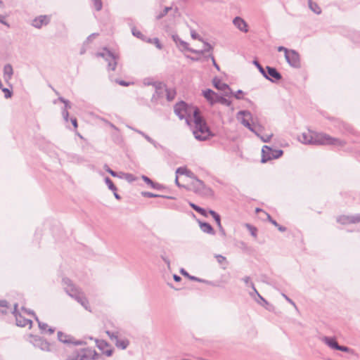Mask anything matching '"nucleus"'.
Masks as SVG:
<instances>
[{"label":"nucleus","mask_w":360,"mask_h":360,"mask_svg":"<svg viewBox=\"0 0 360 360\" xmlns=\"http://www.w3.org/2000/svg\"><path fill=\"white\" fill-rule=\"evenodd\" d=\"M212 49H213V47L210 44H209L208 42L204 41V49L202 50H198V52H197L196 53L202 54L205 52H210L212 51Z\"/></svg>","instance_id":"e433bc0d"},{"label":"nucleus","mask_w":360,"mask_h":360,"mask_svg":"<svg viewBox=\"0 0 360 360\" xmlns=\"http://www.w3.org/2000/svg\"><path fill=\"white\" fill-rule=\"evenodd\" d=\"M58 339L60 342L65 344H74L75 345H80L83 344L82 341L73 342L71 336L60 331L58 332Z\"/></svg>","instance_id":"2eb2a0df"},{"label":"nucleus","mask_w":360,"mask_h":360,"mask_svg":"<svg viewBox=\"0 0 360 360\" xmlns=\"http://www.w3.org/2000/svg\"><path fill=\"white\" fill-rule=\"evenodd\" d=\"M221 103L222 105H226V106H230L231 105V101L221 96H219L218 94H217V96H215V100L214 101V104L215 103Z\"/></svg>","instance_id":"bb28decb"},{"label":"nucleus","mask_w":360,"mask_h":360,"mask_svg":"<svg viewBox=\"0 0 360 360\" xmlns=\"http://www.w3.org/2000/svg\"><path fill=\"white\" fill-rule=\"evenodd\" d=\"M266 76L268 77L266 79L271 82H276L282 79L281 74L275 68L270 66L266 67Z\"/></svg>","instance_id":"9b49d317"},{"label":"nucleus","mask_w":360,"mask_h":360,"mask_svg":"<svg viewBox=\"0 0 360 360\" xmlns=\"http://www.w3.org/2000/svg\"><path fill=\"white\" fill-rule=\"evenodd\" d=\"M283 297L290 303L291 304L292 306H294L295 308L297 307H296V304L295 303V302L293 300H292L290 297H288L286 295H285L284 293L282 294Z\"/></svg>","instance_id":"13d9d810"},{"label":"nucleus","mask_w":360,"mask_h":360,"mask_svg":"<svg viewBox=\"0 0 360 360\" xmlns=\"http://www.w3.org/2000/svg\"><path fill=\"white\" fill-rule=\"evenodd\" d=\"M287 63L293 68H298L300 67V60L299 53L295 50L290 51L285 56Z\"/></svg>","instance_id":"9d476101"},{"label":"nucleus","mask_w":360,"mask_h":360,"mask_svg":"<svg viewBox=\"0 0 360 360\" xmlns=\"http://www.w3.org/2000/svg\"><path fill=\"white\" fill-rule=\"evenodd\" d=\"M142 179L143 180L148 184L149 185L150 187L152 186V185L154 184V182L150 179L148 178V176H144L143 175L142 176Z\"/></svg>","instance_id":"5fc2aeb1"},{"label":"nucleus","mask_w":360,"mask_h":360,"mask_svg":"<svg viewBox=\"0 0 360 360\" xmlns=\"http://www.w3.org/2000/svg\"><path fill=\"white\" fill-rule=\"evenodd\" d=\"M63 284L65 292L76 300L85 309L90 311L89 303L84 293L77 288L71 280L67 278L63 279Z\"/></svg>","instance_id":"7ed1b4c3"},{"label":"nucleus","mask_w":360,"mask_h":360,"mask_svg":"<svg viewBox=\"0 0 360 360\" xmlns=\"http://www.w3.org/2000/svg\"><path fill=\"white\" fill-rule=\"evenodd\" d=\"M237 118L240 119L241 124L247 127L250 131L254 132L255 135L259 136V132L257 131V127L251 124L250 120L252 119V114L248 110H240L237 114Z\"/></svg>","instance_id":"423d86ee"},{"label":"nucleus","mask_w":360,"mask_h":360,"mask_svg":"<svg viewBox=\"0 0 360 360\" xmlns=\"http://www.w3.org/2000/svg\"><path fill=\"white\" fill-rule=\"evenodd\" d=\"M125 176V179L129 181V182H131L133 181L135 179L134 177V176L132 174H124Z\"/></svg>","instance_id":"0e129e2a"},{"label":"nucleus","mask_w":360,"mask_h":360,"mask_svg":"<svg viewBox=\"0 0 360 360\" xmlns=\"http://www.w3.org/2000/svg\"><path fill=\"white\" fill-rule=\"evenodd\" d=\"M114 340L115 346L120 349H125L129 345V340L120 338L118 333L114 332Z\"/></svg>","instance_id":"4468645a"},{"label":"nucleus","mask_w":360,"mask_h":360,"mask_svg":"<svg viewBox=\"0 0 360 360\" xmlns=\"http://www.w3.org/2000/svg\"><path fill=\"white\" fill-rule=\"evenodd\" d=\"M191 36L192 39H198L199 41H203L202 39L200 37V35L195 30L191 31Z\"/></svg>","instance_id":"09e8293b"},{"label":"nucleus","mask_w":360,"mask_h":360,"mask_svg":"<svg viewBox=\"0 0 360 360\" xmlns=\"http://www.w3.org/2000/svg\"><path fill=\"white\" fill-rule=\"evenodd\" d=\"M323 342L327 345L329 347L333 349H336L338 347L339 344L334 338L325 336L323 338Z\"/></svg>","instance_id":"5701e85b"},{"label":"nucleus","mask_w":360,"mask_h":360,"mask_svg":"<svg viewBox=\"0 0 360 360\" xmlns=\"http://www.w3.org/2000/svg\"><path fill=\"white\" fill-rule=\"evenodd\" d=\"M243 281L247 285H250V283H252L251 281H250V276H245L244 278H242Z\"/></svg>","instance_id":"e2e57ef3"},{"label":"nucleus","mask_w":360,"mask_h":360,"mask_svg":"<svg viewBox=\"0 0 360 360\" xmlns=\"http://www.w3.org/2000/svg\"><path fill=\"white\" fill-rule=\"evenodd\" d=\"M2 91L4 93V97L6 98H9L12 96V91L11 90H9L7 88H4L2 89Z\"/></svg>","instance_id":"3c124183"},{"label":"nucleus","mask_w":360,"mask_h":360,"mask_svg":"<svg viewBox=\"0 0 360 360\" xmlns=\"http://www.w3.org/2000/svg\"><path fill=\"white\" fill-rule=\"evenodd\" d=\"M95 342L97 347L103 353H105L108 356H110L112 355V349H107L105 351V348L108 347V344L105 340L96 339Z\"/></svg>","instance_id":"6ab92c4d"},{"label":"nucleus","mask_w":360,"mask_h":360,"mask_svg":"<svg viewBox=\"0 0 360 360\" xmlns=\"http://www.w3.org/2000/svg\"><path fill=\"white\" fill-rule=\"evenodd\" d=\"M136 131L137 133H139V134H141V136H143L146 139V140H147L148 142H152V139L148 135L145 134L144 132H143L140 130H138V129H136Z\"/></svg>","instance_id":"864d4df0"},{"label":"nucleus","mask_w":360,"mask_h":360,"mask_svg":"<svg viewBox=\"0 0 360 360\" xmlns=\"http://www.w3.org/2000/svg\"><path fill=\"white\" fill-rule=\"evenodd\" d=\"M360 221V214L350 215V224H356Z\"/></svg>","instance_id":"a18cd8bd"},{"label":"nucleus","mask_w":360,"mask_h":360,"mask_svg":"<svg viewBox=\"0 0 360 360\" xmlns=\"http://www.w3.org/2000/svg\"><path fill=\"white\" fill-rule=\"evenodd\" d=\"M209 213L214 218V220L216 221L217 224L220 225V224H221L220 215L212 210H210Z\"/></svg>","instance_id":"58836bf2"},{"label":"nucleus","mask_w":360,"mask_h":360,"mask_svg":"<svg viewBox=\"0 0 360 360\" xmlns=\"http://www.w3.org/2000/svg\"><path fill=\"white\" fill-rule=\"evenodd\" d=\"M96 56L103 58L104 60L108 63L109 69L110 68L111 63L112 61V53L110 50L105 47L102 51L96 53Z\"/></svg>","instance_id":"f8f14e48"},{"label":"nucleus","mask_w":360,"mask_h":360,"mask_svg":"<svg viewBox=\"0 0 360 360\" xmlns=\"http://www.w3.org/2000/svg\"><path fill=\"white\" fill-rule=\"evenodd\" d=\"M199 225L202 232L211 235H214L215 233L214 229L209 223L199 221Z\"/></svg>","instance_id":"b1692460"},{"label":"nucleus","mask_w":360,"mask_h":360,"mask_svg":"<svg viewBox=\"0 0 360 360\" xmlns=\"http://www.w3.org/2000/svg\"><path fill=\"white\" fill-rule=\"evenodd\" d=\"M17 307L18 304H14V308L12 309L8 307V302L6 300H0V311L2 314H6L8 312V311H10L12 314H14L18 326L25 327L29 325L30 328H31L32 323V321L24 318L20 314H18Z\"/></svg>","instance_id":"20e7f679"},{"label":"nucleus","mask_w":360,"mask_h":360,"mask_svg":"<svg viewBox=\"0 0 360 360\" xmlns=\"http://www.w3.org/2000/svg\"><path fill=\"white\" fill-rule=\"evenodd\" d=\"M283 153L282 150H272L271 153V156H272V159H276L280 158Z\"/></svg>","instance_id":"37998d69"},{"label":"nucleus","mask_w":360,"mask_h":360,"mask_svg":"<svg viewBox=\"0 0 360 360\" xmlns=\"http://www.w3.org/2000/svg\"><path fill=\"white\" fill-rule=\"evenodd\" d=\"M131 33L134 37L141 39L142 41H146L147 40V37L145 35H143L141 31L138 30L135 27H131Z\"/></svg>","instance_id":"7c9ffc66"},{"label":"nucleus","mask_w":360,"mask_h":360,"mask_svg":"<svg viewBox=\"0 0 360 360\" xmlns=\"http://www.w3.org/2000/svg\"><path fill=\"white\" fill-rule=\"evenodd\" d=\"M193 112L195 124V129L193 131V134L195 138L198 141H205L210 137H212L214 134L207 127L205 120L200 115L198 108H195Z\"/></svg>","instance_id":"f03ea898"},{"label":"nucleus","mask_w":360,"mask_h":360,"mask_svg":"<svg viewBox=\"0 0 360 360\" xmlns=\"http://www.w3.org/2000/svg\"><path fill=\"white\" fill-rule=\"evenodd\" d=\"M98 35V33H93L91 34V35H89L88 37V38L86 39V41L85 43H89L90 41H91V40H93L95 37H96Z\"/></svg>","instance_id":"052dcab7"},{"label":"nucleus","mask_w":360,"mask_h":360,"mask_svg":"<svg viewBox=\"0 0 360 360\" xmlns=\"http://www.w3.org/2000/svg\"><path fill=\"white\" fill-rule=\"evenodd\" d=\"M216 258L217 259V262L220 264L226 261V257L221 255H216Z\"/></svg>","instance_id":"69168bd1"},{"label":"nucleus","mask_w":360,"mask_h":360,"mask_svg":"<svg viewBox=\"0 0 360 360\" xmlns=\"http://www.w3.org/2000/svg\"><path fill=\"white\" fill-rule=\"evenodd\" d=\"M115 82L123 86H127L131 84H134L133 82H126L122 79H116Z\"/></svg>","instance_id":"603ef678"},{"label":"nucleus","mask_w":360,"mask_h":360,"mask_svg":"<svg viewBox=\"0 0 360 360\" xmlns=\"http://www.w3.org/2000/svg\"><path fill=\"white\" fill-rule=\"evenodd\" d=\"M266 215H267V218H268L269 221H270L273 225H274L276 227H277V228H278V229L280 231H281V232H284V231H286V229H286V227L283 226H281L280 224H278L277 223V221H276V220L273 219L271 218V217L269 214H266Z\"/></svg>","instance_id":"72a5a7b5"},{"label":"nucleus","mask_w":360,"mask_h":360,"mask_svg":"<svg viewBox=\"0 0 360 360\" xmlns=\"http://www.w3.org/2000/svg\"><path fill=\"white\" fill-rule=\"evenodd\" d=\"M35 319H36V321H37V323H38L39 328L42 331L45 330L47 328L48 325H47L46 323H44L41 322L37 316H35Z\"/></svg>","instance_id":"49530a36"},{"label":"nucleus","mask_w":360,"mask_h":360,"mask_svg":"<svg viewBox=\"0 0 360 360\" xmlns=\"http://www.w3.org/2000/svg\"><path fill=\"white\" fill-rule=\"evenodd\" d=\"M298 140L302 143L310 145H328L340 147L346 145V142L343 140L332 137L325 133H316L311 131L303 132L298 137Z\"/></svg>","instance_id":"f257e3e1"},{"label":"nucleus","mask_w":360,"mask_h":360,"mask_svg":"<svg viewBox=\"0 0 360 360\" xmlns=\"http://www.w3.org/2000/svg\"><path fill=\"white\" fill-rule=\"evenodd\" d=\"M98 354L96 353L95 350L86 349L83 350L81 353L75 352L71 355L67 356L65 360H95L98 358Z\"/></svg>","instance_id":"6e6552de"},{"label":"nucleus","mask_w":360,"mask_h":360,"mask_svg":"<svg viewBox=\"0 0 360 360\" xmlns=\"http://www.w3.org/2000/svg\"><path fill=\"white\" fill-rule=\"evenodd\" d=\"M96 11H100L102 8V2L101 0H92Z\"/></svg>","instance_id":"8fccbe9b"},{"label":"nucleus","mask_w":360,"mask_h":360,"mask_svg":"<svg viewBox=\"0 0 360 360\" xmlns=\"http://www.w3.org/2000/svg\"><path fill=\"white\" fill-rule=\"evenodd\" d=\"M253 64L257 68L259 72L263 75L264 77L268 78L266 76V68H264L257 60H254Z\"/></svg>","instance_id":"ea45409f"},{"label":"nucleus","mask_w":360,"mask_h":360,"mask_svg":"<svg viewBox=\"0 0 360 360\" xmlns=\"http://www.w3.org/2000/svg\"><path fill=\"white\" fill-rule=\"evenodd\" d=\"M30 342L34 345V347L40 349L42 351L45 352H52L54 349V347L52 344L48 342L44 338L39 336H33L31 335Z\"/></svg>","instance_id":"1a4fd4ad"},{"label":"nucleus","mask_w":360,"mask_h":360,"mask_svg":"<svg viewBox=\"0 0 360 360\" xmlns=\"http://www.w3.org/2000/svg\"><path fill=\"white\" fill-rule=\"evenodd\" d=\"M189 205L194 210H195L196 212H198L202 216H204V217L207 216V211L205 209L200 207V206H198L193 202H189Z\"/></svg>","instance_id":"473e14b6"},{"label":"nucleus","mask_w":360,"mask_h":360,"mask_svg":"<svg viewBox=\"0 0 360 360\" xmlns=\"http://www.w3.org/2000/svg\"><path fill=\"white\" fill-rule=\"evenodd\" d=\"M170 10H172V7H169V6L165 7V8L156 16V18L158 20L162 18L168 13V12Z\"/></svg>","instance_id":"a19ab883"},{"label":"nucleus","mask_w":360,"mask_h":360,"mask_svg":"<svg viewBox=\"0 0 360 360\" xmlns=\"http://www.w3.org/2000/svg\"><path fill=\"white\" fill-rule=\"evenodd\" d=\"M243 94V91L242 90H238L235 94H234V97L236 98V99H241L243 98L242 96H240V95H242Z\"/></svg>","instance_id":"680f3d73"},{"label":"nucleus","mask_w":360,"mask_h":360,"mask_svg":"<svg viewBox=\"0 0 360 360\" xmlns=\"http://www.w3.org/2000/svg\"><path fill=\"white\" fill-rule=\"evenodd\" d=\"M245 226L247 227V229L249 230L250 234L256 238L257 237V229L256 227L249 224H245Z\"/></svg>","instance_id":"79ce46f5"},{"label":"nucleus","mask_w":360,"mask_h":360,"mask_svg":"<svg viewBox=\"0 0 360 360\" xmlns=\"http://www.w3.org/2000/svg\"><path fill=\"white\" fill-rule=\"evenodd\" d=\"M180 272H181V274L182 275L188 277L191 281L206 283V284L211 285H213V286L216 285L212 281H207V280H205V279H202V278L195 277V276H194V275L191 276L184 269H181L180 270Z\"/></svg>","instance_id":"a211bd4d"},{"label":"nucleus","mask_w":360,"mask_h":360,"mask_svg":"<svg viewBox=\"0 0 360 360\" xmlns=\"http://www.w3.org/2000/svg\"><path fill=\"white\" fill-rule=\"evenodd\" d=\"M250 287L252 288V292H250V295L252 297H255V296H257V297H260V294L258 292V291L257 290V289L255 288V286L254 285L253 283H250Z\"/></svg>","instance_id":"c03bdc74"},{"label":"nucleus","mask_w":360,"mask_h":360,"mask_svg":"<svg viewBox=\"0 0 360 360\" xmlns=\"http://www.w3.org/2000/svg\"><path fill=\"white\" fill-rule=\"evenodd\" d=\"M172 39L176 43V46H179V43H180V41H181V39L179 38V37L176 34L172 35Z\"/></svg>","instance_id":"bf43d9fd"},{"label":"nucleus","mask_w":360,"mask_h":360,"mask_svg":"<svg viewBox=\"0 0 360 360\" xmlns=\"http://www.w3.org/2000/svg\"><path fill=\"white\" fill-rule=\"evenodd\" d=\"M151 188L157 189V190H160L162 188V186L158 183L154 182V184L152 185Z\"/></svg>","instance_id":"774afa93"},{"label":"nucleus","mask_w":360,"mask_h":360,"mask_svg":"<svg viewBox=\"0 0 360 360\" xmlns=\"http://www.w3.org/2000/svg\"><path fill=\"white\" fill-rule=\"evenodd\" d=\"M141 195H142V196L146 197V198H167V199H173L174 198L173 197H171V196L155 194V193L148 192V191L141 192Z\"/></svg>","instance_id":"cd10ccee"},{"label":"nucleus","mask_w":360,"mask_h":360,"mask_svg":"<svg viewBox=\"0 0 360 360\" xmlns=\"http://www.w3.org/2000/svg\"><path fill=\"white\" fill-rule=\"evenodd\" d=\"M337 221L342 224H350V216L349 215H342L337 218Z\"/></svg>","instance_id":"c9c22d12"},{"label":"nucleus","mask_w":360,"mask_h":360,"mask_svg":"<svg viewBox=\"0 0 360 360\" xmlns=\"http://www.w3.org/2000/svg\"><path fill=\"white\" fill-rule=\"evenodd\" d=\"M192 178L194 179V181L192 182L191 186L195 193L204 196L213 195V191L210 187H207L202 181L195 176Z\"/></svg>","instance_id":"39448f33"},{"label":"nucleus","mask_w":360,"mask_h":360,"mask_svg":"<svg viewBox=\"0 0 360 360\" xmlns=\"http://www.w3.org/2000/svg\"><path fill=\"white\" fill-rule=\"evenodd\" d=\"M217 93H215L210 89H207L202 91L203 96L212 105H214V101L215 100V96H217Z\"/></svg>","instance_id":"4be33fe9"},{"label":"nucleus","mask_w":360,"mask_h":360,"mask_svg":"<svg viewBox=\"0 0 360 360\" xmlns=\"http://www.w3.org/2000/svg\"><path fill=\"white\" fill-rule=\"evenodd\" d=\"M174 113L178 117L182 120H186V122L189 124V120L188 115L191 112V110L188 108V105L184 101H180L175 104L174 107Z\"/></svg>","instance_id":"0eeeda50"},{"label":"nucleus","mask_w":360,"mask_h":360,"mask_svg":"<svg viewBox=\"0 0 360 360\" xmlns=\"http://www.w3.org/2000/svg\"><path fill=\"white\" fill-rule=\"evenodd\" d=\"M105 181L107 184L108 188L112 191V181L110 180V179L109 177H105Z\"/></svg>","instance_id":"4d7b16f0"},{"label":"nucleus","mask_w":360,"mask_h":360,"mask_svg":"<svg viewBox=\"0 0 360 360\" xmlns=\"http://www.w3.org/2000/svg\"><path fill=\"white\" fill-rule=\"evenodd\" d=\"M213 84L214 87L221 91H228V92H225V95L228 96L229 94H233V91L231 89L229 86L228 84L225 83H222L220 79L217 78H214L213 79Z\"/></svg>","instance_id":"dca6fc26"},{"label":"nucleus","mask_w":360,"mask_h":360,"mask_svg":"<svg viewBox=\"0 0 360 360\" xmlns=\"http://www.w3.org/2000/svg\"><path fill=\"white\" fill-rule=\"evenodd\" d=\"M261 302H257L259 304L264 306L265 304H268V302L260 295V297H258Z\"/></svg>","instance_id":"338daca9"},{"label":"nucleus","mask_w":360,"mask_h":360,"mask_svg":"<svg viewBox=\"0 0 360 360\" xmlns=\"http://www.w3.org/2000/svg\"><path fill=\"white\" fill-rule=\"evenodd\" d=\"M176 174H181V175H186L188 177H193L194 176L193 173L188 170V169H186V167H180L179 168H177L176 171Z\"/></svg>","instance_id":"c85d7f7f"},{"label":"nucleus","mask_w":360,"mask_h":360,"mask_svg":"<svg viewBox=\"0 0 360 360\" xmlns=\"http://www.w3.org/2000/svg\"><path fill=\"white\" fill-rule=\"evenodd\" d=\"M148 43H150V44H153L155 45V46L161 50L162 49V44L160 42L158 38L157 37H155V38H153V39H150V38H147V40L146 41Z\"/></svg>","instance_id":"4c0bfd02"},{"label":"nucleus","mask_w":360,"mask_h":360,"mask_svg":"<svg viewBox=\"0 0 360 360\" xmlns=\"http://www.w3.org/2000/svg\"><path fill=\"white\" fill-rule=\"evenodd\" d=\"M337 350L345 352H348V353L353 352V350L351 349L349 347H346V346H342V345H338V347Z\"/></svg>","instance_id":"de8ad7c7"},{"label":"nucleus","mask_w":360,"mask_h":360,"mask_svg":"<svg viewBox=\"0 0 360 360\" xmlns=\"http://www.w3.org/2000/svg\"><path fill=\"white\" fill-rule=\"evenodd\" d=\"M49 22V16L46 15H39L32 20V25L36 28L40 29L43 25H48Z\"/></svg>","instance_id":"ddd939ff"},{"label":"nucleus","mask_w":360,"mask_h":360,"mask_svg":"<svg viewBox=\"0 0 360 360\" xmlns=\"http://www.w3.org/2000/svg\"><path fill=\"white\" fill-rule=\"evenodd\" d=\"M308 4L310 9L315 13L319 14L321 12V8L316 3L313 2L311 0H308Z\"/></svg>","instance_id":"2f4dec72"},{"label":"nucleus","mask_w":360,"mask_h":360,"mask_svg":"<svg viewBox=\"0 0 360 360\" xmlns=\"http://www.w3.org/2000/svg\"><path fill=\"white\" fill-rule=\"evenodd\" d=\"M177 46L181 51H188L193 53L198 52V50L190 48L189 44L187 42L183 41L182 39H181V41H180V43H179V46Z\"/></svg>","instance_id":"a878e982"},{"label":"nucleus","mask_w":360,"mask_h":360,"mask_svg":"<svg viewBox=\"0 0 360 360\" xmlns=\"http://www.w3.org/2000/svg\"><path fill=\"white\" fill-rule=\"evenodd\" d=\"M272 151L271 148L268 146H264L262 149V160L261 162L262 163H265L267 161L272 159V156H271V153Z\"/></svg>","instance_id":"412c9836"},{"label":"nucleus","mask_w":360,"mask_h":360,"mask_svg":"<svg viewBox=\"0 0 360 360\" xmlns=\"http://www.w3.org/2000/svg\"><path fill=\"white\" fill-rule=\"evenodd\" d=\"M262 129L260 126L257 127V131H258V132H259V136H257L259 137L264 143L269 142L273 134H266L264 136H261L260 132L262 131Z\"/></svg>","instance_id":"c756f323"},{"label":"nucleus","mask_w":360,"mask_h":360,"mask_svg":"<svg viewBox=\"0 0 360 360\" xmlns=\"http://www.w3.org/2000/svg\"><path fill=\"white\" fill-rule=\"evenodd\" d=\"M58 100L60 102L63 103L64 105H64V108L62 110V115H63V117L64 120L65 122H68V117H69V113L68 112V110L71 108V104H70L69 101L65 99L63 97H59Z\"/></svg>","instance_id":"aec40b11"},{"label":"nucleus","mask_w":360,"mask_h":360,"mask_svg":"<svg viewBox=\"0 0 360 360\" xmlns=\"http://www.w3.org/2000/svg\"><path fill=\"white\" fill-rule=\"evenodd\" d=\"M233 25L241 32H248V24L247 22L240 17H236L233 20Z\"/></svg>","instance_id":"f3484780"},{"label":"nucleus","mask_w":360,"mask_h":360,"mask_svg":"<svg viewBox=\"0 0 360 360\" xmlns=\"http://www.w3.org/2000/svg\"><path fill=\"white\" fill-rule=\"evenodd\" d=\"M13 75V67L10 64H6L4 67V77L6 81L10 80Z\"/></svg>","instance_id":"393cba45"},{"label":"nucleus","mask_w":360,"mask_h":360,"mask_svg":"<svg viewBox=\"0 0 360 360\" xmlns=\"http://www.w3.org/2000/svg\"><path fill=\"white\" fill-rule=\"evenodd\" d=\"M165 91L166 92L167 99L168 101H172L174 99L176 96L175 90L165 88Z\"/></svg>","instance_id":"f704fd0d"},{"label":"nucleus","mask_w":360,"mask_h":360,"mask_svg":"<svg viewBox=\"0 0 360 360\" xmlns=\"http://www.w3.org/2000/svg\"><path fill=\"white\" fill-rule=\"evenodd\" d=\"M207 58H210L212 61V64L216 68V69L217 70H219V66L218 65V64L216 63V60L214 59V57L213 56V55L210 54L207 57Z\"/></svg>","instance_id":"6e6d98bb"}]
</instances>
